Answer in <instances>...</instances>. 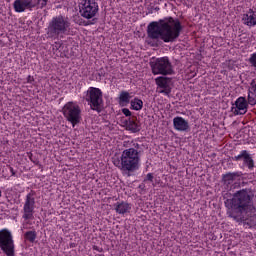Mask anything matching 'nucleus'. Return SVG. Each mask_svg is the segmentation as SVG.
<instances>
[{
    "label": "nucleus",
    "instance_id": "obj_19",
    "mask_svg": "<svg viewBox=\"0 0 256 256\" xmlns=\"http://www.w3.org/2000/svg\"><path fill=\"white\" fill-rule=\"evenodd\" d=\"M248 103L249 105H256V83L253 79L250 83V88L248 90Z\"/></svg>",
    "mask_w": 256,
    "mask_h": 256
},
{
    "label": "nucleus",
    "instance_id": "obj_22",
    "mask_svg": "<svg viewBox=\"0 0 256 256\" xmlns=\"http://www.w3.org/2000/svg\"><path fill=\"white\" fill-rule=\"evenodd\" d=\"M14 10L16 13H23L27 7L25 4L22 2V0H15L13 3Z\"/></svg>",
    "mask_w": 256,
    "mask_h": 256
},
{
    "label": "nucleus",
    "instance_id": "obj_24",
    "mask_svg": "<svg viewBox=\"0 0 256 256\" xmlns=\"http://www.w3.org/2000/svg\"><path fill=\"white\" fill-rule=\"evenodd\" d=\"M22 3H24V7H26V9L32 10L37 7V0H22Z\"/></svg>",
    "mask_w": 256,
    "mask_h": 256
},
{
    "label": "nucleus",
    "instance_id": "obj_5",
    "mask_svg": "<svg viewBox=\"0 0 256 256\" xmlns=\"http://www.w3.org/2000/svg\"><path fill=\"white\" fill-rule=\"evenodd\" d=\"M150 67L152 69L153 75H174L173 64L169 61V57L156 58L150 61Z\"/></svg>",
    "mask_w": 256,
    "mask_h": 256
},
{
    "label": "nucleus",
    "instance_id": "obj_31",
    "mask_svg": "<svg viewBox=\"0 0 256 256\" xmlns=\"http://www.w3.org/2000/svg\"><path fill=\"white\" fill-rule=\"evenodd\" d=\"M10 172L13 176H15V170L13 169V167H10Z\"/></svg>",
    "mask_w": 256,
    "mask_h": 256
},
{
    "label": "nucleus",
    "instance_id": "obj_6",
    "mask_svg": "<svg viewBox=\"0 0 256 256\" xmlns=\"http://www.w3.org/2000/svg\"><path fill=\"white\" fill-rule=\"evenodd\" d=\"M86 101L90 103V109H92V111H97V113H101V111H103L104 102L103 92L101 89L90 87L87 91Z\"/></svg>",
    "mask_w": 256,
    "mask_h": 256
},
{
    "label": "nucleus",
    "instance_id": "obj_32",
    "mask_svg": "<svg viewBox=\"0 0 256 256\" xmlns=\"http://www.w3.org/2000/svg\"><path fill=\"white\" fill-rule=\"evenodd\" d=\"M29 159H30V161H33V154L32 153L29 154Z\"/></svg>",
    "mask_w": 256,
    "mask_h": 256
},
{
    "label": "nucleus",
    "instance_id": "obj_18",
    "mask_svg": "<svg viewBox=\"0 0 256 256\" xmlns=\"http://www.w3.org/2000/svg\"><path fill=\"white\" fill-rule=\"evenodd\" d=\"M114 207L116 213H119V215H125V213H129V211H131V204L125 201L117 202L114 204Z\"/></svg>",
    "mask_w": 256,
    "mask_h": 256
},
{
    "label": "nucleus",
    "instance_id": "obj_27",
    "mask_svg": "<svg viewBox=\"0 0 256 256\" xmlns=\"http://www.w3.org/2000/svg\"><path fill=\"white\" fill-rule=\"evenodd\" d=\"M122 113H123V115H125V117H129V119L131 118V115H133L131 110H129L128 108H123Z\"/></svg>",
    "mask_w": 256,
    "mask_h": 256
},
{
    "label": "nucleus",
    "instance_id": "obj_13",
    "mask_svg": "<svg viewBox=\"0 0 256 256\" xmlns=\"http://www.w3.org/2000/svg\"><path fill=\"white\" fill-rule=\"evenodd\" d=\"M35 209V198H33V194L29 193L26 196V201L24 204V219H31L33 215V210Z\"/></svg>",
    "mask_w": 256,
    "mask_h": 256
},
{
    "label": "nucleus",
    "instance_id": "obj_7",
    "mask_svg": "<svg viewBox=\"0 0 256 256\" xmlns=\"http://www.w3.org/2000/svg\"><path fill=\"white\" fill-rule=\"evenodd\" d=\"M62 113L66 121H69L73 127L81 123V108L79 105L73 102H68L62 108Z\"/></svg>",
    "mask_w": 256,
    "mask_h": 256
},
{
    "label": "nucleus",
    "instance_id": "obj_8",
    "mask_svg": "<svg viewBox=\"0 0 256 256\" xmlns=\"http://www.w3.org/2000/svg\"><path fill=\"white\" fill-rule=\"evenodd\" d=\"M0 249L7 256H15V242L13 234L8 229L0 230Z\"/></svg>",
    "mask_w": 256,
    "mask_h": 256
},
{
    "label": "nucleus",
    "instance_id": "obj_14",
    "mask_svg": "<svg viewBox=\"0 0 256 256\" xmlns=\"http://www.w3.org/2000/svg\"><path fill=\"white\" fill-rule=\"evenodd\" d=\"M173 125L176 131H182L184 133H189L191 131V126H189V122L181 116H177L173 119Z\"/></svg>",
    "mask_w": 256,
    "mask_h": 256
},
{
    "label": "nucleus",
    "instance_id": "obj_36",
    "mask_svg": "<svg viewBox=\"0 0 256 256\" xmlns=\"http://www.w3.org/2000/svg\"><path fill=\"white\" fill-rule=\"evenodd\" d=\"M139 188L141 189V188H143V186L140 185Z\"/></svg>",
    "mask_w": 256,
    "mask_h": 256
},
{
    "label": "nucleus",
    "instance_id": "obj_33",
    "mask_svg": "<svg viewBox=\"0 0 256 256\" xmlns=\"http://www.w3.org/2000/svg\"><path fill=\"white\" fill-rule=\"evenodd\" d=\"M32 163H35V165H39V160H33Z\"/></svg>",
    "mask_w": 256,
    "mask_h": 256
},
{
    "label": "nucleus",
    "instance_id": "obj_21",
    "mask_svg": "<svg viewBox=\"0 0 256 256\" xmlns=\"http://www.w3.org/2000/svg\"><path fill=\"white\" fill-rule=\"evenodd\" d=\"M131 107L134 111H141L143 109V100L135 97L133 100L130 101Z\"/></svg>",
    "mask_w": 256,
    "mask_h": 256
},
{
    "label": "nucleus",
    "instance_id": "obj_3",
    "mask_svg": "<svg viewBox=\"0 0 256 256\" xmlns=\"http://www.w3.org/2000/svg\"><path fill=\"white\" fill-rule=\"evenodd\" d=\"M139 144H134V148H128L122 151L120 160L117 161L116 166L120 171H128V177H131V173H135L139 169V162L141 157L139 154Z\"/></svg>",
    "mask_w": 256,
    "mask_h": 256
},
{
    "label": "nucleus",
    "instance_id": "obj_12",
    "mask_svg": "<svg viewBox=\"0 0 256 256\" xmlns=\"http://www.w3.org/2000/svg\"><path fill=\"white\" fill-rule=\"evenodd\" d=\"M232 161H243L250 171L255 168V161L247 150H242L239 155L232 157Z\"/></svg>",
    "mask_w": 256,
    "mask_h": 256
},
{
    "label": "nucleus",
    "instance_id": "obj_29",
    "mask_svg": "<svg viewBox=\"0 0 256 256\" xmlns=\"http://www.w3.org/2000/svg\"><path fill=\"white\" fill-rule=\"evenodd\" d=\"M92 249H93L94 251H98V253H103V248H99V246H97V245H94V246L92 247Z\"/></svg>",
    "mask_w": 256,
    "mask_h": 256
},
{
    "label": "nucleus",
    "instance_id": "obj_9",
    "mask_svg": "<svg viewBox=\"0 0 256 256\" xmlns=\"http://www.w3.org/2000/svg\"><path fill=\"white\" fill-rule=\"evenodd\" d=\"M79 13L84 19H93L99 13V4L95 0H83Z\"/></svg>",
    "mask_w": 256,
    "mask_h": 256
},
{
    "label": "nucleus",
    "instance_id": "obj_20",
    "mask_svg": "<svg viewBox=\"0 0 256 256\" xmlns=\"http://www.w3.org/2000/svg\"><path fill=\"white\" fill-rule=\"evenodd\" d=\"M118 99L119 105L121 107H125V105H129V103H131V94L127 91H121Z\"/></svg>",
    "mask_w": 256,
    "mask_h": 256
},
{
    "label": "nucleus",
    "instance_id": "obj_23",
    "mask_svg": "<svg viewBox=\"0 0 256 256\" xmlns=\"http://www.w3.org/2000/svg\"><path fill=\"white\" fill-rule=\"evenodd\" d=\"M24 237L30 243H35V239H37V232H35V231H27L24 234Z\"/></svg>",
    "mask_w": 256,
    "mask_h": 256
},
{
    "label": "nucleus",
    "instance_id": "obj_28",
    "mask_svg": "<svg viewBox=\"0 0 256 256\" xmlns=\"http://www.w3.org/2000/svg\"><path fill=\"white\" fill-rule=\"evenodd\" d=\"M153 179H154L153 174H152V173H148V174L146 175V178L144 179V182H145V181H150V183H153Z\"/></svg>",
    "mask_w": 256,
    "mask_h": 256
},
{
    "label": "nucleus",
    "instance_id": "obj_37",
    "mask_svg": "<svg viewBox=\"0 0 256 256\" xmlns=\"http://www.w3.org/2000/svg\"><path fill=\"white\" fill-rule=\"evenodd\" d=\"M139 188L141 189V188H143V186L140 185Z\"/></svg>",
    "mask_w": 256,
    "mask_h": 256
},
{
    "label": "nucleus",
    "instance_id": "obj_38",
    "mask_svg": "<svg viewBox=\"0 0 256 256\" xmlns=\"http://www.w3.org/2000/svg\"><path fill=\"white\" fill-rule=\"evenodd\" d=\"M148 45H151V42H148Z\"/></svg>",
    "mask_w": 256,
    "mask_h": 256
},
{
    "label": "nucleus",
    "instance_id": "obj_16",
    "mask_svg": "<svg viewBox=\"0 0 256 256\" xmlns=\"http://www.w3.org/2000/svg\"><path fill=\"white\" fill-rule=\"evenodd\" d=\"M243 176V172H227L226 174L222 175L221 183L223 185H231L235 179H239V177Z\"/></svg>",
    "mask_w": 256,
    "mask_h": 256
},
{
    "label": "nucleus",
    "instance_id": "obj_4",
    "mask_svg": "<svg viewBox=\"0 0 256 256\" xmlns=\"http://www.w3.org/2000/svg\"><path fill=\"white\" fill-rule=\"evenodd\" d=\"M71 31V22L63 15L53 17L48 24L47 35L51 39L59 37V35H69Z\"/></svg>",
    "mask_w": 256,
    "mask_h": 256
},
{
    "label": "nucleus",
    "instance_id": "obj_34",
    "mask_svg": "<svg viewBox=\"0 0 256 256\" xmlns=\"http://www.w3.org/2000/svg\"><path fill=\"white\" fill-rule=\"evenodd\" d=\"M154 11H159V7H155V8H154Z\"/></svg>",
    "mask_w": 256,
    "mask_h": 256
},
{
    "label": "nucleus",
    "instance_id": "obj_17",
    "mask_svg": "<svg viewBox=\"0 0 256 256\" xmlns=\"http://www.w3.org/2000/svg\"><path fill=\"white\" fill-rule=\"evenodd\" d=\"M242 21H245L248 27H255L256 25V12L253 9H249L247 14L243 15Z\"/></svg>",
    "mask_w": 256,
    "mask_h": 256
},
{
    "label": "nucleus",
    "instance_id": "obj_26",
    "mask_svg": "<svg viewBox=\"0 0 256 256\" xmlns=\"http://www.w3.org/2000/svg\"><path fill=\"white\" fill-rule=\"evenodd\" d=\"M47 1L49 0H36V3L40 5V9H43V7H47Z\"/></svg>",
    "mask_w": 256,
    "mask_h": 256
},
{
    "label": "nucleus",
    "instance_id": "obj_25",
    "mask_svg": "<svg viewBox=\"0 0 256 256\" xmlns=\"http://www.w3.org/2000/svg\"><path fill=\"white\" fill-rule=\"evenodd\" d=\"M249 63L252 65V67L256 68V53H253L251 57L249 58Z\"/></svg>",
    "mask_w": 256,
    "mask_h": 256
},
{
    "label": "nucleus",
    "instance_id": "obj_10",
    "mask_svg": "<svg viewBox=\"0 0 256 256\" xmlns=\"http://www.w3.org/2000/svg\"><path fill=\"white\" fill-rule=\"evenodd\" d=\"M173 81V78H169L167 76H159L155 79V83L157 87H159L161 90H159V93H162L163 95H171V83Z\"/></svg>",
    "mask_w": 256,
    "mask_h": 256
},
{
    "label": "nucleus",
    "instance_id": "obj_35",
    "mask_svg": "<svg viewBox=\"0 0 256 256\" xmlns=\"http://www.w3.org/2000/svg\"><path fill=\"white\" fill-rule=\"evenodd\" d=\"M152 47H155V44H151Z\"/></svg>",
    "mask_w": 256,
    "mask_h": 256
},
{
    "label": "nucleus",
    "instance_id": "obj_15",
    "mask_svg": "<svg viewBox=\"0 0 256 256\" xmlns=\"http://www.w3.org/2000/svg\"><path fill=\"white\" fill-rule=\"evenodd\" d=\"M123 123L126 131L131 133H139L141 131V124L137 122V116H132V118H128Z\"/></svg>",
    "mask_w": 256,
    "mask_h": 256
},
{
    "label": "nucleus",
    "instance_id": "obj_1",
    "mask_svg": "<svg viewBox=\"0 0 256 256\" xmlns=\"http://www.w3.org/2000/svg\"><path fill=\"white\" fill-rule=\"evenodd\" d=\"M253 191L251 189H242L235 192L231 199L225 201L228 217L236 223H245L249 227L256 225V208L253 205Z\"/></svg>",
    "mask_w": 256,
    "mask_h": 256
},
{
    "label": "nucleus",
    "instance_id": "obj_30",
    "mask_svg": "<svg viewBox=\"0 0 256 256\" xmlns=\"http://www.w3.org/2000/svg\"><path fill=\"white\" fill-rule=\"evenodd\" d=\"M33 81H35V78H33V76L29 75L27 77V83H33Z\"/></svg>",
    "mask_w": 256,
    "mask_h": 256
},
{
    "label": "nucleus",
    "instance_id": "obj_11",
    "mask_svg": "<svg viewBox=\"0 0 256 256\" xmlns=\"http://www.w3.org/2000/svg\"><path fill=\"white\" fill-rule=\"evenodd\" d=\"M233 105L231 111L234 115H245V113H247V108L249 107V101H247V98L241 96Z\"/></svg>",
    "mask_w": 256,
    "mask_h": 256
},
{
    "label": "nucleus",
    "instance_id": "obj_2",
    "mask_svg": "<svg viewBox=\"0 0 256 256\" xmlns=\"http://www.w3.org/2000/svg\"><path fill=\"white\" fill-rule=\"evenodd\" d=\"M182 31L183 25L181 20L167 16L148 24L147 38L152 39V41L160 40L164 43H175L181 36Z\"/></svg>",
    "mask_w": 256,
    "mask_h": 256
}]
</instances>
